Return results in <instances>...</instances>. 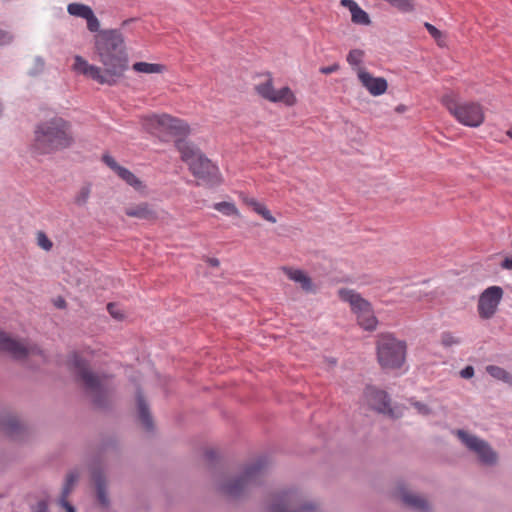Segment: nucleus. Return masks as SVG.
<instances>
[{"mask_svg":"<svg viewBox=\"0 0 512 512\" xmlns=\"http://www.w3.org/2000/svg\"><path fill=\"white\" fill-rule=\"evenodd\" d=\"M93 53L94 59L103 65V69L89 64L82 56L76 55L74 70L101 85H116L129 66L128 52L121 29H102L95 34Z\"/></svg>","mask_w":512,"mask_h":512,"instance_id":"f257e3e1","label":"nucleus"},{"mask_svg":"<svg viewBox=\"0 0 512 512\" xmlns=\"http://www.w3.org/2000/svg\"><path fill=\"white\" fill-rule=\"evenodd\" d=\"M68 367L72 371L75 380L82 383L83 390L93 408L104 412L113 410L115 389L102 381L103 378L108 377L107 375L100 376L93 372L90 361L78 351H72L69 354Z\"/></svg>","mask_w":512,"mask_h":512,"instance_id":"f03ea898","label":"nucleus"},{"mask_svg":"<svg viewBox=\"0 0 512 512\" xmlns=\"http://www.w3.org/2000/svg\"><path fill=\"white\" fill-rule=\"evenodd\" d=\"M74 143L71 122L63 117L55 116L35 126L31 147L35 153L47 155L69 149Z\"/></svg>","mask_w":512,"mask_h":512,"instance_id":"7ed1b4c3","label":"nucleus"},{"mask_svg":"<svg viewBox=\"0 0 512 512\" xmlns=\"http://www.w3.org/2000/svg\"><path fill=\"white\" fill-rule=\"evenodd\" d=\"M176 149L181 154V160L185 162L192 175L209 187L221 184L222 178L218 167L208 159L199 148H195L189 142L179 140Z\"/></svg>","mask_w":512,"mask_h":512,"instance_id":"20e7f679","label":"nucleus"},{"mask_svg":"<svg viewBox=\"0 0 512 512\" xmlns=\"http://www.w3.org/2000/svg\"><path fill=\"white\" fill-rule=\"evenodd\" d=\"M407 354V344L399 340L393 333H380L376 340V356L380 367L384 370L400 369Z\"/></svg>","mask_w":512,"mask_h":512,"instance_id":"39448f33","label":"nucleus"},{"mask_svg":"<svg viewBox=\"0 0 512 512\" xmlns=\"http://www.w3.org/2000/svg\"><path fill=\"white\" fill-rule=\"evenodd\" d=\"M266 466L267 458L265 456L258 457L246 465L239 476L223 483L220 486L221 492L233 498H239L247 488L262 484L261 476Z\"/></svg>","mask_w":512,"mask_h":512,"instance_id":"423d86ee","label":"nucleus"},{"mask_svg":"<svg viewBox=\"0 0 512 512\" xmlns=\"http://www.w3.org/2000/svg\"><path fill=\"white\" fill-rule=\"evenodd\" d=\"M441 103L457 121L465 126L478 127L484 121L483 109L478 103H459L454 96L450 94L443 95Z\"/></svg>","mask_w":512,"mask_h":512,"instance_id":"0eeeda50","label":"nucleus"},{"mask_svg":"<svg viewBox=\"0 0 512 512\" xmlns=\"http://www.w3.org/2000/svg\"><path fill=\"white\" fill-rule=\"evenodd\" d=\"M364 396L369 407L379 414H384L391 419H398L401 417L400 412H396L391 407V398L389 394L382 389L373 385H367L364 389Z\"/></svg>","mask_w":512,"mask_h":512,"instance_id":"6e6552de","label":"nucleus"},{"mask_svg":"<svg viewBox=\"0 0 512 512\" xmlns=\"http://www.w3.org/2000/svg\"><path fill=\"white\" fill-rule=\"evenodd\" d=\"M154 122L160 133L175 137V147L176 142L179 140L187 142L186 137L190 134V127L184 120L163 114L161 116H155Z\"/></svg>","mask_w":512,"mask_h":512,"instance_id":"1a4fd4ad","label":"nucleus"},{"mask_svg":"<svg viewBox=\"0 0 512 512\" xmlns=\"http://www.w3.org/2000/svg\"><path fill=\"white\" fill-rule=\"evenodd\" d=\"M503 289L500 286H490L479 296L477 310L482 319H490L497 311L503 297Z\"/></svg>","mask_w":512,"mask_h":512,"instance_id":"9d476101","label":"nucleus"},{"mask_svg":"<svg viewBox=\"0 0 512 512\" xmlns=\"http://www.w3.org/2000/svg\"><path fill=\"white\" fill-rule=\"evenodd\" d=\"M338 296L342 301L350 304L351 311L356 316L361 313H369L373 310L372 304L367 299L363 298L361 294L352 289L340 288L338 290Z\"/></svg>","mask_w":512,"mask_h":512,"instance_id":"9b49d317","label":"nucleus"},{"mask_svg":"<svg viewBox=\"0 0 512 512\" xmlns=\"http://www.w3.org/2000/svg\"><path fill=\"white\" fill-rule=\"evenodd\" d=\"M0 352L9 353L14 360H25L30 354L24 344L13 339L3 330H0Z\"/></svg>","mask_w":512,"mask_h":512,"instance_id":"f8f14e48","label":"nucleus"},{"mask_svg":"<svg viewBox=\"0 0 512 512\" xmlns=\"http://www.w3.org/2000/svg\"><path fill=\"white\" fill-rule=\"evenodd\" d=\"M358 78L362 85L373 96H380L384 94L388 88L387 80L383 77H374L372 74L365 70H360Z\"/></svg>","mask_w":512,"mask_h":512,"instance_id":"ddd939ff","label":"nucleus"},{"mask_svg":"<svg viewBox=\"0 0 512 512\" xmlns=\"http://www.w3.org/2000/svg\"><path fill=\"white\" fill-rule=\"evenodd\" d=\"M91 478L96 489V497L98 502L107 507L110 503L107 495V479L101 466H93L91 468Z\"/></svg>","mask_w":512,"mask_h":512,"instance_id":"4468645a","label":"nucleus"},{"mask_svg":"<svg viewBox=\"0 0 512 512\" xmlns=\"http://www.w3.org/2000/svg\"><path fill=\"white\" fill-rule=\"evenodd\" d=\"M125 215L128 217L145 220L148 222H155L158 220V213L153 205L148 202H141L124 210Z\"/></svg>","mask_w":512,"mask_h":512,"instance_id":"2eb2a0df","label":"nucleus"},{"mask_svg":"<svg viewBox=\"0 0 512 512\" xmlns=\"http://www.w3.org/2000/svg\"><path fill=\"white\" fill-rule=\"evenodd\" d=\"M136 403L139 420L147 432H154L155 425L149 406L144 398L141 387L136 389Z\"/></svg>","mask_w":512,"mask_h":512,"instance_id":"dca6fc26","label":"nucleus"},{"mask_svg":"<svg viewBox=\"0 0 512 512\" xmlns=\"http://www.w3.org/2000/svg\"><path fill=\"white\" fill-rule=\"evenodd\" d=\"M0 429L12 439H18L25 433V427L14 416L0 417Z\"/></svg>","mask_w":512,"mask_h":512,"instance_id":"f3484780","label":"nucleus"},{"mask_svg":"<svg viewBox=\"0 0 512 512\" xmlns=\"http://www.w3.org/2000/svg\"><path fill=\"white\" fill-rule=\"evenodd\" d=\"M283 271L285 272V274L287 275V277L296 282V283H299L301 288L305 291V292H315L316 291V287L311 279V277L305 273L303 270L301 269H294V268H291V267H283Z\"/></svg>","mask_w":512,"mask_h":512,"instance_id":"a211bd4d","label":"nucleus"},{"mask_svg":"<svg viewBox=\"0 0 512 512\" xmlns=\"http://www.w3.org/2000/svg\"><path fill=\"white\" fill-rule=\"evenodd\" d=\"M340 5L347 8L351 13V21L357 25H370L369 14L363 10L354 0H340Z\"/></svg>","mask_w":512,"mask_h":512,"instance_id":"6ab92c4d","label":"nucleus"},{"mask_svg":"<svg viewBox=\"0 0 512 512\" xmlns=\"http://www.w3.org/2000/svg\"><path fill=\"white\" fill-rule=\"evenodd\" d=\"M401 500L411 509L419 512H429L430 506L426 499L409 493L404 487L400 489Z\"/></svg>","mask_w":512,"mask_h":512,"instance_id":"aec40b11","label":"nucleus"},{"mask_svg":"<svg viewBox=\"0 0 512 512\" xmlns=\"http://www.w3.org/2000/svg\"><path fill=\"white\" fill-rule=\"evenodd\" d=\"M357 324L365 331L372 332L376 330L378 319L374 314V310L369 313H361L356 316Z\"/></svg>","mask_w":512,"mask_h":512,"instance_id":"412c9836","label":"nucleus"},{"mask_svg":"<svg viewBox=\"0 0 512 512\" xmlns=\"http://www.w3.org/2000/svg\"><path fill=\"white\" fill-rule=\"evenodd\" d=\"M481 463L492 466L497 462V454L487 442H483L476 452Z\"/></svg>","mask_w":512,"mask_h":512,"instance_id":"4be33fe9","label":"nucleus"},{"mask_svg":"<svg viewBox=\"0 0 512 512\" xmlns=\"http://www.w3.org/2000/svg\"><path fill=\"white\" fill-rule=\"evenodd\" d=\"M272 99L273 103L282 102L287 106H294L297 102L294 93L288 86H284L278 91L275 90V96Z\"/></svg>","mask_w":512,"mask_h":512,"instance_id":"5701e85b","label":"nucleus"},{"mask_svg":"<svg viewBox=\"0 0 512 512\" xmlns=\"http://www.w3.org/2000/svg\"><path fill=\"white\" fill-rule=\"evenodd\" d=\"M115 173L134 189L140 190L143 187L142 181L136 177L135 174L132 173L129 169L120 166Z\"/></svg>","mask_w":512,"mask_h":512,"instance_id":"b1692460","label":"nucleus"},{"mask_svg":"<svg viewBox=\"0 0 512 512\" xmlns=\"http://www.w3.org/2000/svg\"><path fill=\"white\" fill-rule=\"evenodd\" d=\"M133 70L138 73H162L166 70V66L163 64L157 63H147V62H135L132 66Z\"/></svg>","mask_w":512,"mask_h":512,"instance_id":"393cba45","label":"nucleus"},{"mask_svg":"<svg viewBox=\"0 0 512 512\" xmlns=\"http://www.w3.org/2000/svg\"><path fill=\"white\" fill-rule=\"evenodd\" d=\"M486 372L494 379L500 380L512 386V375L504 368L497 365L486 366Z\"/></svg>","mask_w":512,"mask_h":512,"instance_id":"a878e982","label":"nucleus"},{"mask_svg":"<svg viewBox=\"0 0 512 512\" xmlns=\"http://www.w3.org/2000/svg\"><path fill=\"white\" fill-rule=\"evenodd\" d=\"M457 435L459 439L471 450L477 452L481 448L484 440L479 439L474 435H470L464 430H458Z\"/></svg>","mask_w":512,"mask_h":512,"instance_id":"bb28decb","label":"nucleus"},{"mask_svg":"<svg viewBox=\"0 0 512 512\" xmlns=\"http://www.w3.org/2000/svg\"><path fill=\"white\" fill-rule=\"evenodd\" d=\"M118 451H119V441L115 435H109V436H105L102 438L100 446H99V453L101 455L106 454L108 452L117 453Z\"/></svg>","mask_w":512,"mask_h":512,"instance_id":"cd10ccee","label":"nucleus"},{"mask_svg":"<svg viewBox=\"0 0 512 512\" xmlns=\"http://www.w3.org/2000/svg\"><path fill=\"white\" fill-rule=\"evenodd\" d=\"M247 204L253 208V210L261 215L266 221L275 223L276 218L271 214L270 210L262 203L258 202L254 198L247 201Z\"/></svg>","mask_w":512,"mask_h":512,"instance_id":"c85d7f7f","label":"nucleus"},{"mask_svg":"<svg viewBox=\"0 0 512 512\" xmlns=\"http://www.w3.org/2000/svg\"><path fill=\"white\" fill-rule=\"evenodd\" d=\"M67 11L71 16L86 19L93 10L88 5L75 2L68 4Z\"/></svg>","mask_w":512,"mask_h":512,"instance_id":"c756f323","label":"nucleus"},{"mask_svg":"<svg viewBox=\"0 0 512 512\" xmlns=\"http://www.w3.org/2000/svg\"><path fill=\"white\" fill-rule=\"evenodd\" d=\"M256 91L262 98L273 102L272 98L275 96V89L271 78H269L264 83L257 85Z\"/></svg>","mask_w":512,"mask_h":512,"instance_id":"7c9ffc66","label":"nucleus"},{"mask_svg":"<svg viewBox=\"0 0 512 512\" xmlns=\"http://www.w3.org/2000/svg\"><path fill=\"white\" fill-rule=\"evenodd\" d=\"M213 208L227 216H232V215L238 216L239 215V211H238L236 205L232 202H227V201L218 202L213 205Z\"/></svg>","mask_w":512,"mask_h":512,"instance_id":"2f4dec72","label":"nucleus"},{"mask_svg":"<svg viewBox=\"0 0 512 512\" xmlns=\"http://www.w3.org/2000/svg\"><path fill=\"white\" fill-rule=\"evenodd\" d=\"M78 478H79V475H78L77 471H70L66 475V480L63 485L62 492H61V494H63L64 497H68V495L72 491L74 484L77 482Z\"/></svg>","mask_w":512,"mask_h":512,"instance_id":"473e14b6","label":"nucleus"},{"mask_svg":"<svg viewBox=\"0 0 512 512\" xmlns=\"http://www.w3.org/2000/svg\"><path fill=\"white\" fill-rule=\"evenodd\" d=\"M364 51L361 49H352L347 55V62L352 66L360 65L363 61Z\"/></svg>","mask_w":512,"mask_h":512,"instance_id":"72a5a7b5","label":"nucleus"},{"mask_svg":"<svg viewBox=\"0 0 512 512\" xmlns=\"http://www.w3.org/2000/svg\"><path fill=\"white\" fill-rule=\"evenodd\" d=\"M460 343V339L453 336V334L449 331H444L441 333V344L444 347H451L452 345H457Z\"/></svg>","mask_w":512,"mask_h":512,"instance_id":"f704fd0d","label":"nucleus"},{"mask_svg":"<svg viewBox=\"0 0 512 512\" xmlns=\"http://www.w3.org/2000/svg\"><path fill=\"white\" fill-rule=\"evenodd\" d=\"M85 20L87 21V28L89 31L96 32V34L101 31L99 20L93 11L89 14V16L86 17Z\"/></svg>","mask_w":512,"mask_h":512,"instance_id":"c9c22d12","label":"nucleus"},{"mask_svg":"<svg viewBox=\"0 0 512 512\" xmlns=\"http://www.w3.org/2000/svg\"><path fill=\"white\" fill-rule=\"evenodd\" d=\"M90 190L88 187H83L75 197V203L79 206L84 205L89 197Z\"/></svg>","mask_w":512,"mask_h":512,"instance_id":"e433bc0d","label":"nucleus"},{"mask_svg":"<svg viewBox=\"0 0 512 512\" xmlns=\"http://www.w3.org/2000/svg\"><path fill=\"white\" fill-rule=\"evenodd\" d=\"M424 27L429 32V34L439 43L440 38L443 36L442 32L428 22H425Z\"/></svg>","mask_w":512,"mask_h":512,"instance_id":"4c0bfd02","label":"nucleus"},{"mask_svg":"<svg viewBox=\"0 0 512 512\" xmlns=\"http://www.w3.org/2000/svg\"><path fill=\"white\" fill-rule=\"evenodd\" d=\"M102 161L114 172L118 170L121 166L117 163V161L109 154H103Z\"/></svg>","mask_w":512,"mask_h":512,"instance_id":"58836bf2","label":"nucleus"},{"mask_svg":"<svg viewBox=\"0 0 512 512\" xmlns=\"http://www.w3.org/2000/svg\"><path fill=\"white\" fill-rule=\"evenodd\" d=\"M38 244L47 251H49L53 246L52 241L43 232L39 233Z\"/></svg>","mask_w":512,"mask_h":512,"instance_id":"ea45409f","label":"nucleus"},{"mask_svg":"<svg viewBox=\"0 0 512 512\" xmlns=\"http://www.w3.org/2000/svg\"><path fill=\"white\" fill-rule=\"evenodd\" d=\"M413 406L422 415H430L432 413L431 408L423 402L416 401L413 403Z\"/></svg>","mask_w":512,"mask_h":512,"instance_id":"a19ab883","label":"nucleus"},{"mask_svg":"<svg viewBox=\"0 0 512 512\" xmlns=\"http://www.w3.org/2000/svg\"><path fill=\"white\" fill-rule=\"evenodd\" d=\"M204 458L206 461H208L210 464H213L214 462H216L218 460V454L215 450L213 449H207L205 452H204Z\"/></svg>","mask_w":512,"mask_h":512,"instance_id":"79ce46f5","label":"nucleus"},{"mask_svg":"<svg viewBox=\"0 0 512 512\" xmlns=\"http://www.w3.org/2000/svg\"><path fill=\"white\" fill-rule=\"evenodd\" d=\"M340 69V65L338 63H334L330 66H323L319 69L320 73L328 75L334 73Z\"/></svg>","mask_w":512,"mask_h":512,"instance_id":"37998d69","label":"nucleus"},{"mask_svg":"<svg viewBox=\"0 0 512 512\" xmlns=\"http://www.w3.org/2000/svg\"><path fill=\"white\" fill-rule=\"evenodd\" d=\"M475 370L471 365H467L460 371V376L464 379H470L474 376Z\"/></svg>","mask_w":512,"mask_h":512,"instance_id":"c03bdc74","label":"nucleus"},{"mask_svg":"<svg viewBox=\"0 0 512 512\" xmlns=\"http://www.w3.org/2000/svg\"><path fill=\"white\" fill-rule=\"evenodd\" d=\"M13 37L9 32L0 29V46L9 44L12 41Z\"/></svg>","mask_w":512,"mask_h":512,"instance_id":"a18cd8bd","label":"nucleus"},{"mask_svg":"<svg viewBox=\"0 0 512 512\" xmlns=\"http://www.w3.org/2000/svg\"><path fill=\"white\" fill-rule=\"evenodd\" d=\"M115 308H116V304L115 303H108L107 304V310H108L109 314L113 318H115V319H122L123 318V314H121L118 311H116Z\"/></svg>","mask_w":512,"mask_h":512,"instance_id":"49530a36","label":"nucleus"},{"mask_svg":"<svg viewBox=\"0 0 512 512\" xmlns=\"http://www.w3.org/2000/svg\"><path fill=\"white\" fill-rule=\"evenodd\" d=\"M316 510V505L312 502H305L300 505L297 512H313Z\"/></svg>","mask_w":512,"mask_h":512,"instance_id":"de8ad7c7","label":"nucleus"},{"mask_svg":"<svg viewBox=\"0 0 512 512\" xmlns=\"http://www.w3.org/2000/svg\"><path fill=\"white\" fill-rule=\"evenodd\" d=\"M35 509H36L35 512H48L49 511L48 502L44 499L39 500L36 504Z\"/></svg>","mask_w":512,"mask_h":512,"instance_id":"09e8293b","label":"nucleus"},{"mask_svg":"<svg viewBox=\"0 0 512 512\" xmlns=\"http://www.w3.org/2000/svg\"><path fill=\"white\" fill-rule=\"evenodd\" d=\"M500 267L505 270H512V256L511 257H505L501 263Z\"/></svg>","mask_w":512,"mask_h":512,"instance_id":"8fccbe9b","label":"nucleus"},{"mask_svg":"<svg viewBox=\"0 0 512 512\" xmlns=\"http://www.w3.org/2000/svg\"><path fill=\"white\" fill-rule=\"evenodd\" d=\"M206 263H207L209 266L214 267V268H216V267H218V266L220 265V261H219V259H218V258H215V257H208V258L206 259Z\"/></svg>","mask_w":512,"mask_h":512,"instance_id":"3c124183","label":"nucleus"},{"mask_svg":"<svg viewBox=\"0 0 512 512\" xmlns=\"http://www.w3.org/2000/svg\"><path fill=\"white\" fill-rule=\"evenodd\" d=\"M61 505L63 508H65L66 512L71 509V507H74L68 500L67 497H64L63 494H61Z\"/></svg>","mask_w":512,"mask_h":512,"instance_id":"603ef678","label":"nucleus"},{"mask_svg":"<svg viewBox=\"0 0 512 512\" xmlns=\"http://www.w3.org/2000/svg\"><path fill=\"white\" fill-rule=\"evenodd\" d=\"M61 505L63 508H65L66 512L71 509V507H74L68 500L67 497H64L63 494H61Z\"/></svg>","mask_w":512,"mask_h":512,"instance_id":"864d4df0","label":"nucleus"},{"mask_svg":"<svg viewBox=\"0 0 512 512\" xmlns=\"http://www.w3.org/2000/svg\"><path fill=\"white\" fill-rule=\"evenodd\" d=\"M36 64H37V71L35 73H31L32 75H35L44 69L45 64H44V61L40 57L36 58Z\"/></svg>","mask_w":512,"mask_h":512,"instance_id":"5fc2aeb1","label":"nucleus"},{"mask_svg":"<svg viewBox=\"0 0 512 512\" xmlns=\"http://www.w3.org/2000/svg\"><path fill=\"white\" fill-rule=\"evenodd\" d=\"M55 305H56V307L63 309V308H66L67 303H66L65 299H63V298H61V297H60V298L57 300V302L55 303Z\"/></svg>","mask_w":512,"mask_h":512,"instance_id":"6e6d98bb","label":"nucleus"},{"mask_svg":"<svg viewBox=\"0 0 512 512\" xmlns=\"http://www.w3.org/2000/svg\"><path fill=\"white\" fill-rule=\"evenodd\" d=\"M133 21H135V19H134V18H129V19L124 20V21L121 23V27H125V26H127L129 23H131V22H133Z\"/></svg>","mask_w":512,"mask_h":512,"instance_id":"4d7b16f0","label":"nucleus"},{"mask_svg":"<svg viewBox=\"0 0 512 512\" xmlns=\"http://www.w3.org/2000/svg\"><path fill=\"white\" fill-rule=\"evenodd\" d=\"M506 134L512 139V127L506 132Z\"/></svg>","mask_w":512,"mask_h":512,"instance_id":"13d9d810","label":"nucleus"},{"mask_svg":"<svg viewBox=\"0 0 512 512\" xmlns=\"http://www.w3.org/2000/svg\"><path fill=\"white\" fill-rule=\"evenodd\" d=\"M403 110H404V106H403V105H400V106H398V107L396 108V111H398V112H401V111H403Z\"/></svg>","mask_w":512,"mask_h":512,"instance_id":"bf43d9fd","label":"nucleus"},{"mask_svg":"<svg viewBox=\"0 0 512 512\" xmlns=\"http://www.w3.org/2000/svg\"><path fill=\"white\" fill-rule=\"evenodd\" d=\"M67 512H76L75 507H71V509Z\"/></svg>","mask_w":512,"mask_h":512,"instance_id":"052dcab7","label":"nucleus"}]
</instances>
